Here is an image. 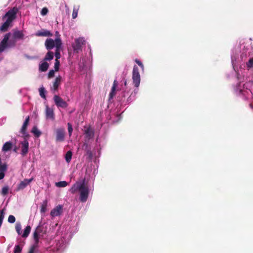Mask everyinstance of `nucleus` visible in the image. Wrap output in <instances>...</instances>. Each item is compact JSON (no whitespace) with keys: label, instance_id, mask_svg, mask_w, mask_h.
Here are the masks:
<instances>
[{"label":"nucleus","instance_id":"cd10ccee","mask_svg":"<svg viewBox=\"0 0 253 253\" xmlns=\"http://www.w3.org/2000/svg\"><path fill=\"white\" fill-rule=\"evenodd\" d=\"M31 132L37 137H39L41 134V131L35 126L32 128Z\"/></svg>","mask_w":253,"mask_h":253},{"label":"nucleus","instance_id":"2eb2a0df","mask_svg":"<svg viewBox=\"0 0 253 253\" xmlns=\"http://www.w3.org/2000/svg\"><path fill=\"white\" fill-rule=\"evenodd\" d=\"M65 132L63 128H59L56 130V140L58 142H62L64 140Z\"/></svg>","mask_w":253,"mask_h":253},{"label":"nucleus","instance_id":"c03bdc74","mask_svg":"<svg viewBox=\"0 0 253 253\" xmlns=\"http://www.w3.org/2000/svg\"><path fill=\"white\" fill-rule=\"evenodd\" d=\"M37 253V252H36V251H35L34 250H31L30 249L29 251L28 252V253Z\"/></svg>","mask_w":253,"mask_h":253},{"label":"nucleus","instance_id":"393cba45","mask_svg":"<svg viewBox=\"0 0 253 253\" xmlns=\"http://www.w3.org/2000/svg\"><path fill=\"white\" fill-rule=\"evenodd\" d=\"M79 8H80L79 5L74 6L73 10V13H72L73 19H75L77 17Z\"/></svg>","mask_w":253,"mask_h":253},{"label":"nucleus","instance_id":"58836bf2","mask_svg":"<svg viewBox=\"0 0 253 253\" xmlns=\"http://www.w3.org/2000/svg\"><path fill=\"white\" fill-rule=\"evenodd\" d=\"M22 250L21 248L19 245H16L14 247V253H20Z\"/></svg>","mask_w":253,"mask_h":253},{"label":"nucleus","instance_id":"f257e3e1","mask_svg":"<svg viewBox=\"0 0 253 253\" xmlns=\"http://www.w3.org/2000/svg\"><path fill=\"white\" fill-rule=\"evenodd\" d=\"M231 58L233 69L235 72L253 71V45L252 39H242L233 47L231 53Z\"/></svg>","mask_w":253,"mask_h":253},{"label":"nucleus","instance_id":"39448f33","mask_svg":"<svg viewBox=\"0 0 253 253\" xmlns=\"http://www.w3.org/2000/svg\"><path fill=\"white\" fill-rule=\"evenodd\" d=\"M72 194L80 192L79 200L82 203L86 202L89 195V188L84 182H77L69 190Z\"/></svg>","mask_w":253,"mask_h":253},{"label":"nucleus","instance_id":"423d86ee","mask_svg":"<svg viewBox=\"0 0 253 253\" xmlns=\"http://www.w3.org/2000/svg\"><path fill=\"white\" fill-rule=\"evenodd\" d=\"M138 92V89L136 88L134 90L133 92L129 95L128 91L126 92L125 90L122 93L121 97H118V100L124 103L125 104H129L131 102L135 99V96Z\"/></svg>","mask_w":253,"mask_h":253},{"label":"nucleus","instance_id":"f03ea898","mask_svg":"<svg viewBox=\"0 0 253 253\" xmlns=\"http://www.w3.org/2000/svg\"><path fill=\"white\" fill-rule=\"evenodd\" d=\"M237 74V83L233 85L234 93L238 96H245L247 98H251L253 102V91L248 87L250 83H245L244 75L240 71L236 72Z\"/></svg>","mask_w":253,"mask_h":253},{"label":"nucleus","instance_id":"e433bc0d","mask_svg":"<svg viewBox=\"0 0 253 253\" xmlns=\"http://www.w3.org/2000/svg\"><path fill=\"white\" fill-rule=\"evenodd\" d=\"M60 61L58 60H55L54 63V70L56 71H58L59 69Z\"/></svg>","mask_w":253,"mask_h":253},{"label":"nucleus","instance_id":"f8f14e48","mask_svg":"<svg viewBox=\"0 0 253 253\" xmlns=\"http://www.w3.org/2000/svg\"><path fill=\"white\" fill-rule=\"evenodd\" d=\"M62 78L60 76L57 77L53 83L52 86L50 87L51 90L53 92L58 90V87L60 85Z\"/></svg>","mask_w":253,"mask_h":253},{"label":"nucleus","instance_id":"a211bd4d","mask_svg":"<svg viewBox=\"0 0 253 253\" xmlns=\"http://www.w3.org/2000/svg\"><path fill=\"white\" fill-rule=\"evenodd\" d=\"M35 35L38 37H49L51 36L52 34L48 30H42L41 31H38L36 33Z\"/></svg>","mask_w":253,"mask_h":253},{"label":"nucleus","instance_id":"2f4dec72","mask_svg":"<svg viewBox=\"0 0 253 253\" xmlns=\"http://www.w3.org/2000/svg\"><path fill=\"white\" fill-rule=\"evenodd\" d=\"M47 201H44L41 206V212L42 213H44L46 211Z\"/></svg>","mask_w":253,"mask_h":253},{"label":"nucleus","instance_id":"c85d7f7f","mask_svg":"<svg viewBox=\"0 0 253 253\" xmlns=\"http://www.w3.org/2000/svg\"><path fill=\"white\" fill-rule=\"evenodd\" d=\"M68 185V183L65 181H59L55 183L57 187H65Z\"/></svg>","mask_w":253,"mask_h":253},{"label":"nucleus","instance_id":"f704fd0d","mask_svg":"<svg viewBox=\"0 0 253 253\" xmlns=\"http://www.w3.org/2000/svg\"><path fill=\"white\" fill-rule=\"evenodd\" d=\"M60 49H61V48H56L55 50V56L56 58L55 60H58L61 57L60 52Z\"/></svg>","mask_w":253,"mask_h":253},{"label":"nucleus","instance_id":"9b49d317","mask_svg":"<svg viewBox=\"0 0 253 253\" xmlns=\"http://www.w3.org/2000/svg\"><path fill=\"white\" fill-rule=\"evenodd\" d=\"M20 144L21 154L23 156H25L28 153L29 150V142L26 137H24V140L20 142Z\"/></svg>","mask_w":253,"mask_h":253},{"label":"nucleus","instance_id":"a878e982","mask_svg":"<svg viewBox=\"0 0 253 253\" xmlns=\"http://www.w3.org/2000/svg\"><path fill=\"white\" fill-rule=\"evenodd\" d=\"M53 57H54V54H53V52H52V51H48L44 58V61H50L51 60H52L53 58Z\"/></svg>","mask_w":253,"mask_h":253},{"label":"nucleus","instance_id":"7c9ffc66","mask_svg":"<svg viewBox=\"0 0 253 253\" xmlns=\"http://www.w3.org/2000/svg\"><path fill=\"white\" fill-rule=\"evenodd\" d=\"M15 230L18 235L21 234V225L19 222H17L15 225Z\"/></svg>","mask_w":253,"mask_h":253},{"label":"nucleus","instance_id":"b1692460","mask_svg":"<svg viewBox=\"0 0 253 253\" xmlns=\"http://www.w3.org/2000/svg\"><path fill=\"white\" fill-rule=\"evenodd\" d=\"M31 228L30 226H27L24 229L23 232L21 233V236L23 238H27L29 234H30V232L31 231Z\"/></svg>","mask_w":253,"mask_h":253},{"label":"nucleus","instance_id":"5701e85b","mask_svg":"<svg viewBox=\"0 0 253 253\" xmlns=\"http://www.w3.org/2000/svg\"><path fill=\"white\" fill-rule=\"evenodd\" d=\"M12 144L11 142L8 141L5 143L2 148V151L5 152L10 150L12 148Z\"/></svg>","mask_w":253,"mask_h":253},{"label":"nucleus","instance_id":"412c9836","mask_svg":"<svg viewBox=\"0 0 253 253\" xmlns=\"http://www.w3.org/2000/svg\"><path fill=\"white\" fill-rule=\"evenodd\" d=\"M49 64L45 61H42L39 64V71L45 72L48 68Z\"/></svg>","mask_w":253,"mask_h":253},{"label":"nucleus","instance_id":"ea45409f","mask_svg":"<svg viewBox=\"0 0 253 253\" xmlns=\"http://www.w3.org/2000/svg\"><path fill=\"white\" fill-rule=\"evenodd\" d=\"M135 62L138 64V65H139L141 68L142 69V70H144V65L143 64H142V63L141 62V61L140 60H139V59H136L135 60Z\"/></svg>","mask_w":253,"mask_h":253},{"label":"nucleus","instance_id":"473e14b6","mask_svg":"<svg viewBox=\"0 0 253 253\" xmlns=\"http://www.w3.org/2000/svg\"><path fill=\"white\" fill-rule=\"evenodd\" d=\"M8 190H9V188H8V186H4L2 188V190H1V194L3 195V196H5L6 195L8 192Z\"/></svg>","mask_w":253,"mask_h":253},{"label":"nucleus","instance_id":"ddd939ff","mask_svg":"<svg viewBox=\"0 0 253 253\" xmlns=\"http://www.w3.org/2000/svg\"><path fill=\"white\" fill-rule=\"evenodd\" d=\"M63 211V206L58 205L51 211L50 215L52 217H54L60 215Z\"/></svg>","mask_w":253,"mask_h":253},{"label":"nucleus","instance_id":"c9c22d12","mask_svg":"<svg viewBox=\"0 0 253 253\" xmlns=\"http://www.w3.org/2000/svg\"><path fill=\"white\" fill-rule=\"evenodd\" d=\"M39 247V244L34 243L30 249L38 252Z\"/></svg>","mask_w":253,"mask_h":253},{"label":"nucleus","instance_id":"bb28decb","mask_svg":"<svg viewBox=\"0 0 253 253\" xmlns=\"http://www.w3.org/2000/svg\"><path fill=\"white\" fill-rule=\"evenodd\" d=\"M72 152L71 151H68L65 155V160L67 163H70L72 158Z\"/></svg>","mask_w":253,"mask_h":253},{"label":"nucleus","instance_id":"4c0bfd02","mask_svg":"<svg viewBox=\"0 0 253 253\" xmlns=\"http://www.w3.org/2000/svg\"><path fill=\"white\" fill-rule=\"evenodd\" d=\"M68 130L69 132V135L70 136H71L73 132V127L71 124L70 123H68Z\"/></svg>","mask_w":253,"mask_h":253},{"label":"nucleus","instance_id":"de8ad7c7","mask_svg":"<svg viewBox=\"0 0 253 253\" xmlns=\"http://www.w3.org/2000/svg\"><path fill=\"white\" fill-rule=\"evenodd\" d=\"M56 34H58V32H56Z\"/></svg>","mask_w":253,"mask_h":253},{"label":"nucleus","instance_id":"72a5a7b5","mask_svg":"<svg viewBox=\"0 0 253 253\" xmlns=\"http://www.w3.org/2000/svg\"><path fill=\"white\" fill-rule=\"evenodd\" d=\"M4 210H2L0 211V227L1 226L3 220L4 219Z\"/></svg>","mask_w":253,"mask_h":253},{"label":"nucleus","instance_id":"a19ab883","mask_svg":"<svg viewBox=\"0 0 253 253\" xmlns=\"http://www.w3.org/2000/svg\"><path fill=\"white\" fill-rule=\"evenodd\" d=\"M8 221L9 223H13L15 221V218L12 215H10L8 218Z\"/></svg>","mask_w":253,"mask_h":253},{"label":"nucleus","instance_id":"4be33fe9","mask_svg":"<svg viewBox=\"0 0 253 253\" xmlns=\"http://www.w3.org/2000/svg\"><path fill=\"white\" fill-rule=\"evenodd\" d=\"M29 121V117H28L27 118H26V119L24 121L23 124L22 125V126L21 127V132L23 135H25L26 134V130L27 126H28Z\"/></svg>","mask_w":253,"mask_h":253},{"label":"nucleus","instance_id":"7ed1b4c3","mask_svg":"<svg viewBox=\"0 0 253 253\" xmlns=\"http://www.w3.org/2000/svg\"><path fill=\"white\" fill-rule=\"evenodd\" d=\"M24 36L23 31L20 30L6 34L0 42V54L7 48L15 46L17 40L24 39Z\"/></svg>","mask_w":253,"mask_h":253},{"label":"nucleus","instance_id":"49530a36","mask_svg":"<svg viewBox=\"0 0 253 253\" xmlns=\"http://www.w3.org/2000/svg\"><path fill=\"white\" fill-rule=\"evenodd\" d=\"M250 106H251V107H252V104H250Z\"/></svg>","mask_w":253,"mask_h":253},{"label":"nucleus","instance_id":"20e7f679","mask_svg":"<svg viewBox=\"0 0 253 253\" xmlns=\"http://www.w3.org/2000/svg\"><path fill=\"white\" fill-rule=\"evenodd\" d=\"M19 9L14 6L10 8L5 14L2 16V20L4 21L0 27V31L2 32L7 31L12 25V23L16 18V15L19 12Z\"/></svg>","mask_w":253,"mask_h":253},{"label":"nucleus","instance_id":"c756f323","mask_svg":"<svg viewBox=\"0 0 253 253\" xmlns=\"http://www.w3.org/2000/svg\"><path fill=\"white\" fill-rule=\"evenodd\" d=\"M39 90L40 95L41 96V97L43 99H45L46 96H45V94L46 91L45 90V88L43 86H42V87H41Z\"/></svg>","mask_w":253,"mask_h":253},{"label":"nucleus","instance_id":"f3484780","mask_svg":"<svg viewBox=\"0 0 253 253\" xmlns=\"http://www.w3.org/2000/svg\"><path fill=\"white\" fill-rule=\"evenodd\" d=\"M85 137L86 139L89 140L93 138L94 136V130L90 127H86L84 130Z\"/></svg>","mask_w":253,"mask_h":253},{"label":"nucleus","instance_id":"09e8293b","mask_svg":"<svg viewBox=\"0 0 253 253\" xmlns=\"http://www.w3.org/2000/svg\"><path fill=\"white\" fill-rule=\"evenodd\" d=\"M58 250H60V248L59 247L58 248Z\"/></svg>","mask_w":253,"mask_h":253},{"label":"nucleus","instance_id":"aec40b11","mask_svg":"<svg viewBox=\"0 0 253 253\" xmlns=\"http://www.w3.org/2000/svg\"><path fill=\"white\" fill-rule=\"evenodd\" d=\"M117 85V82L116 80L114 81L113 85L112 87L111 92L109 93V100L110 101L112 99L115 95L116 87Z\"/></svg>","mask_w":253,"mask_h":253},{"label":"nucleus","instance_id":"1a4fd4ad","mask_svg":"<svg viewBox=\"0 0 253 253\" xmlns=\"http://www.w3.org/2000/svg\"><path fill=\"white\" fill-rule=\"evenodd\" d=\"M133 84L136 88H137L140 83V76L139 70L136 66H134L132 71Z\"/></svg>","mask_w":253,"mask_h":253},{"label":"nucleus","instance_id":"79ce46f5","mask_svg":"<svg viewBox=\"0 0 253 253\" xmlns=\"http://www.w3.org/2000/svg\"><path fill=\"white\" fill-rule=\"evenodd\" d=\"M55 70H50L48 74V78H51L54 77L55 74Z\"/></svg>","mask_w":253,"mask_h":253},{"label":"nucleus","instance_id":"dca6fc26","mask_svg":"<svg viewBox=\"0 0 253 253\" xmlns=\"http://www.w3.org/2000/svg\"><path fill=\"white\" fill-rule=\"evenodd\" d=\"M42 236V230L40 226H38L34 232L33 236L35 243L39 244V239Z\"/></svg>","mask_w":253,"mask_h":253},{"label":"nucleus","instance_id":"6e6552de","mask_svg":"<svg viewBox=\"0 0 253 253\" xmlns=\"http://www.w3.org/2000/svg\"><path fill=\"white\" fill-rule=\"evenodd\" d=\"M85 41L83 37H79L75 40L72 44V47L74 53H79L82 50V46L85 44Z\"/></svg>","mask_w":253,"mask_h":253},{"label":"nucleus","instance_id":"a18cd8bd","mask_svg":"<svg viewBox=\"0 0 253 253\" xmlns=\"http://www.w3.org/2000/svg\"><path fill=\"white\" fill-rule=\"evenodd\" d=\"M124 85H125V86L126 87V89H127V82L126 81H125V82H124Z\"/></svg>","mask_w":253,"mask_h":253},{"label":"nucleus","instance_id":"37998d69","mask_svg":"<svg viewBox=\"0 0 253 253\" xmlns=\"http://www.w3.org/2000/svg\"><path fill=\"white\" fill-rule=\"evenodd\" d=\"M48 12V9L46 7H44L42 9V11L41 12V14L42 16H44L47 14Z\"/></svg>","mask_w":253,"mask_h":253},{"label":"nucleus","instance_id":"0eeeda50","mask_svg":"<svg viewBox=\"0 0 253 253\" xmlns=\"http://www.w3.org/2000/svg\"><path fill=\"white\" fill-rule=\"evenodd\" d=\"M45 46L47 50L55 48H61L62 41L59 37H57L54 41L52 39H47L45 42Z\"/></svg>","mask_w":253,"mask_h":253},{"label":"nucleus","instance_id":"4468645a","mask_svg":"<svg viewBox=\"0 0 253 253\" xmlns=\"http://www.w3.org/2000/svg\"><path fill=\"white\" fill-rule=\"evenodd\" d=\"M45 117L46 119H50L52 121L54 120L55 119L53 109L49 107L47 105L46 106Z\"/></svg>","mask_w":253,"mask_h":253},{"label":"nucleus","instance_id":"6ab92c4d","mask_svg":"<svg viewBox=\"0 0 253 253\" xmlns=\"http://www.w3.org/2000/svg\"><path fill=\"white\" fill-rule=\"evenodd\" d=\"M33 178L25 179L23 181H21L18 186V190L23 189L28 184H29L32 180Z\"/></svg>","mask_w":253,"mask_h":253},{"label":"nucleus","instance_id":"9d476101","mask_svg":"<svg viewBox=\"0 0 253 253\" xmlns=\"http://www.w3.org/2000/svg\"><path fill=\"white\" fill-rule=\"evenodd\" d=\"M54 101L58 107L65 108L68 106V104L62 98L57 95L53 97Z\"/></svg>","mask_w":253,"mask_h":253}]
</instances>
